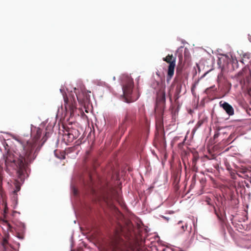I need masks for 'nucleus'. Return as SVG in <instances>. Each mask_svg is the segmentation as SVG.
I'll list each match as a JSON object with an SVG mask.
<instances>
[{"mask_svg": "<svg viewBox=\"0 0 251 251\" xmlns=\"http://www.w3.org/2000/svg\"><path fill=\"white\" fill-rule=\"evenodd\" d=\"M42 134V130L40 128L36 129V133L32 132V138L27 141L25 144L18 140L21 144L20 149L16 151L7 150L3 153L5 170L8 173L11 171L16 170L18 178L22 182L28 176L29 167L36 158L38 152L43 146L47 138L43 137V142L40 144L39 139Z\"/></svg>", "mask_w": 251, "mask_h": 251, "instance_id": "f257e3e1", "label": "nucleus"}, {"mask_svg": "<svg viewBox=\"0 0 251 251\" xmlns=\"http://www.w3.org/2000/svg\"><path fill=\"white\" fill-rule=\"evenodd\" d=\"M111 251H132V247L120 234L116 233L110 243Z\"/></svg>", "mask_w": 251, "mask_h": 251, "instance_id": "f03ea898", "label": "nucleus"}, {"mask_svg": "<svg viewBox=\"0 0 251 251\" xmlns=\"http://www.w3.org/2000/svg\"><path fill=\"white\" fill-rule=\"evenodd\" d=\"M123 94L126 99V102H130L132 100H128L132 92L134 82L133 79L127 75H124L122 80Z\"/></svg>", "mask_w": 251, "mask_h": 251, "instance_id": "7ed1b4c3", "label": "nucleus"}, {"mask_svg": "<svg viewBox=\"0 0 251 251\" xmlns=\"http://www.w3.org/2000/svg\"><path fill=\"white\" fill-rule=\"evenodd\" d=\"M60 91L63 94L65 108L66 110H69L71 114H72L76 109V103L75 97L74 96L68 97L67 95L63 94V90L61 89Z\"/></svg>", "mask_w": 251, "mask_h": 251, "instance_id": "20e7f679", "label": "nucleus"}, {"mask_svg": "<svg viewBox=\"0 0 251 251\" xmlns=\"http://www.w3.org/2000/svg\"><path fill=\"white\" fill-rule=\"evenodd\" d=\"M241 84L245 85L251 82V71L249 67L246 66L238 74Z\"/></svg>", "mask_w": 251, "mask_h": 251, "instance_id": "39448f33", "label": "nucleus"}, {"mask_svg": "<svg viewBox=\"0 0 251 251\" xmlns=\"http://www.w3.org/2000/svg\"><path fill=\"white\" fill-rule=\"evenodd\" d=\"M80 135L79 131L75 128H72L66 131L63 135V140L67 145H69Z\"/></svg>", "mask_w": 251, "mask_h": 251, "instance_id": "423d86ee", "label": "nucleus"}, {"mask_svg": "<svg viewBox=\"0 0 251 251\" xmlns=\"http://www.w3.org/2000/svg\"><path fill=\"white\" fill-rule=\"evenodd\" d=\"M220 105L221 107H222L224 109V110L229 116H232L234 114V109L232 107V106L231 105H230L226 101H224L223 102L222 101H220Z\"/></svg>", "mask_w": 251, "mask_h": 251, "instance_id": "0eeeda50", "label": "nucleus"}, {"mask_svg": "<svg viewBox=\"0 0 251 251\" xmlns=\"http://www.w3.org/2000/svg\"><path fill=\"white\" fill-rule=\"evenodd\" d=\"M135 116V112L133 110L128 109L126 111L124 118L123 120V124L126 122L132 121L134 119Z\"/></svg>", "mask_w": 251, "mask_h": 251, "instance_id": "6e6552de", "label": "nucleus"}, {"mask_svg": "<svg viewBox=\"0 0 251 251\" xmlns=\"http://www.w3.org/2000/svg\"><path fill=\"white\" fill-rule=\"evenodd\" d=\"M176 64H169L167 69V81H170L174 74Z\"/></svg>", "mask_w": 251, "mask_h": 251, "instance_id": "1a4fd4ad", "label": "nucleus"}, {"mask_svg": "<svg viewBox=\"0 0 251 251\" xmlns=\"http://www.w3.org/2000/svg\"><path fill=\"white\" fill-rule=\"evenodd\" d=\"M10 238V235L8 233L5 232L4 234V236L3 237V240L1 242V245L3 249L6 250V248L8 245V240Z\"/></svg>", "mask_w": 251, "mask_h": 251, "instance_id": "9d476101", "label": "nucleus"}, {"mask_svg": "<svg viewBox=\"0 0 251 251\" xmlns=\"http://www.w3.org/2000/svg\"><path fill=\"white\" fill-rule=\"evenodd\" d=\"M54 154L57 158L60 159H64L65 158L66 153L64 151H59L58 150H55L54 151Z\"/></svg>", "mask_w": 251, "mask_h": 251, "instance_id": "9b49d317", "label": "nucleus"}, {"mask_svg": "<svg viewBox=\"0 0 251 251\" xmlns=\"http://www.w3.org/2000/svg\"><path fill=\"white\" fill-rule=\"evenodd\" d=\"M157 99H159L160 100L164 102L165 100V94L164 92H162L158 94Z\"/></svg>", "mask_w": 251, "mask_h": 251, "instance_id": "f8f14e48", "label": "nucleus"}, {"mask_svg": "<svg viewBox=\"0 0 251 251\" xmlns=\"http://www.w3.org/2000/svg\"><path fill=\"white\" fill-rule=\"evenodd\" d=\"M15 190L14 191V193L15 194H16L18 191H19L20 190V189H21V187H20V185L19 183H16L15 184Z\"/></svg>", "mask_w": 251, "mask_h": 251, "instance_id": "ddd939ff", "label": "nucleus"}, {"mask_svg": "<svg viewBox=\"0 0 251 251\" xmlns=\"http://www.w3.org/2000/svg\"><path fill=\"white\" fill-rule=\"evenodd\" d=\"M202 124V121H199L196 125L194 128L193 129V131L196 130L198 128H199L201 126Z\"/></svg>", "mask_w": 251, "mask_h": 251, "instance_id": "4468645a", "label": "nucleus"}, {"mask_svg": "<svg viewBox=\"0 0 251 251\" xmlns=\"http://www.w3.org/2000/svg\"><path fill=\"white\" fill-rule=\"evenodd\" d=\"M182 222L181 221H179L178 223H177V225L178 226H180V227H181V231L180 232H183L185 231V229L187 228V226H180Z\"/></svg>", "mask_w": 251, "mask_h": 251, "instance_id": "2eb2a0df", "label": "nucleus"}, {"mask_svg": "<svg viewBox=\"0 0 251 251\" xmlns=\"http://www.w3.org/2000/svg\"><path fill=\"white\" fill-rule=\"evenodd\" d=\"M2 178H3L2 170H0V187L2 185Z\"/></svg>", "mask_w": 251, "mask_h": 251, "instance_id": "dca6fc26", "label": "nucleus"}, {"mask_svg": "<svg viewBox=\"0 0 251 251\" xmlns=\"http://www.w3.org/2000/svg\"><path fill=\"white\" fill-rule=\"evenodd\" d=\"M211 91L210 88H207L205 89V93L207 95H210Z\"/></svg>", "mask_w": 251, "mask_h": 251, "instance_id": "f3484780", "label": "nucleus"}, {"mask_svg": "<svg viewBox=\"0 0 251 251\" xmlns=\"http://www.w3.org/2000/svg\"><path fill=\"white\" fill-rule=\"evenodd\" d=\"M209 88H210V90L211 91H216V88H215V85L209 87Z\"/></svg>", "mask_w": 251, "mask_h": 251, "instance_id": "a211bd4d", "label": "nucleus"}, {"mask_svg": "<svg viewBox=\"0 0 251 251\" xmlns=\"http://www.w3.org/2000/svg\"><path fill=\"white\" fill-rule=\"evenodd\" d=\"M247 170L246 169H243L242 171H239L238 172L239 173H241L243 174H245L246 172H247Z\"/></svg>", "mask_w": 251, "mask_h": 251, "instance_id": "6ab92c4d", "label": "nucleus"}, {"mask_svg": "<svg viewBox=\"0 0 251 251\" xmlns=\"http://www.w3.org/2000/svg\"><path fill=\"white\" fill-rule=\"evenodd\" d=\"M183 146V142L178 144V146L179 148H181Z\"/></svg>", "mask_w": 251, "mask_h": 251, "instance_id": "aec40b11", "label": "nucleus"}, {"mask_svg": "<svg viewBox=\"0 0 251 251\" xmlns=\"http://www.w3.org/2000/svg\"><path fill=\"white\" fill-rule=\"evenodd\" d=\"M77 99L78 101L81 102L82 100L80 99V96L76 95Z\"/></svg>", "mask_w": 251, "mask_h": 251, "instance_id": "412c9836", "label": "nucleus"}, {"mask_svg": "<svg viewBox=\"0 0 251 251\" xmlns=\"http://www.w3.org/2000/svg\"><path fill=\"white\" fill-rule=\"evenodd\" d=\"M18 237L21 239H23V238H24L23 235H20L19 233H18Z\"/></svg>", "mask_w": 251, "mask_h": 251, "instance_id": "4be33fe9", "label": "nucleus"}, {"mask_svg": "<svg viewBox=\"0 0 251 251\" xmlns=\"http://www.w3.org/2000/svg\"><path fill=\"white\" fill-rule=\"evenodd\" d=\"M212 69H210V70H208V71H206V73H205V74H206L208 73L209 72H210V71L211 70H212Z\"/></svg>", "mask_w": 251, "mask_h": 251, "instance_id": "5701e85b", "label": "nucleus"}, {"mask_svg": "<svg viewBox=\"0 0 251 251\" xmlns=\"http://www.w3.org/2000/svg\"><path fill=\"white\" fill-rule=\"evenodd\" d=\"M76 193H77V191H76V190L75 189V190H74V194H75V195H76Z\"/></svg>", "mask_w": 251, "mask_h": 251, "instance_id": "b1692460", "label": "nucleus"}, {"mask_svg": "<svg viewBox=\"0 0 251 251\" xmlns=\"http://www.w3.org/2000/svg\"><path fill=\"white\" fill-rule=\"evenodd\" d=\"M90 177L91 181H92V178L91 176H90Z\"/></svg>", "mask_w": 251, "mask_h": 251, "instance_id": "393cba45", "label": "nucleus"}, {"mask_svg": "<svg viewBox=\"0 0 251 251\" xmlns=\"http://www.w3.org/2000/svg\"><path fill=\"white\" fill-rule=\"evenodd\" d=\"M165 250H165V249H163L161 251H165Z\"/></svg>", "mask_w": 251, "mask_h": 251, "instance_id": "a878e982", "label": "nucleus"}, {"mask_svg": "<svg viewBox=\"0 0 251 251\" xmlns=\"http://www.w3.org/2000/svg\"><path fill=\"white\" fill-rule=\"evenodd\" d=\"M217 135L216 134H215L214 135V137L215 138L216 137Z\"/></svg>", "mask_w": 251, "mask_h": 251, "instance_id": "bb28decb", "label": "nucleus"}, {"mask_svg": "<svg viewBox=\"0 0 251 251\" xmlns=\"http://www.w3.org/2000/svg\"><path fill=\"white\" fill-rule=\"evenodd\" d=\"M237 175L239 176H241V175L239 174H237Z\"/></svg>", "mask_w": 251, "mask_h": 251, "instance_id": "cd10ccee", "label": "nucleus"}, {"mask_svg": "<svg viewBox=\"0 0 251 251\" xmlns=\"http://www.w3.org/2000/svg\"><path fill=\"white\" fill-rule=\"evenodd\" d=\"M113 79H114V80H115V76H114V77H113Z\"/></svg>", "mask_w": 251, "mask_h": 251, "instance_id": "c85d7f7f", "label": "nucleus"}, {"mask_svg": "<svg viewBox=\"0 0 251 251\" xmlns=\"http://www.w3.org/2000/svg\"><path fill=\"white\" fill-rule=\"evenodd\" d=\"M193 89H194V88H192V89H191V91H193Z\"/></svg>", "mask_w": 251, "mask_h": 251, "instance_id": "c756f323", "label": "nucleus"}]
</instances>
